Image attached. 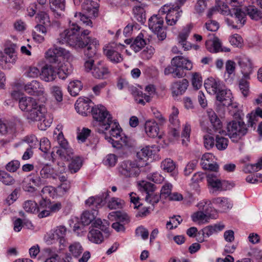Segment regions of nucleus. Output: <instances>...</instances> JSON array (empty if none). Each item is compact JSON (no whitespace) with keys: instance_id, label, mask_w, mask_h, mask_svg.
Instances as JSON below:
<instances>
[{"instance_id":"f257e3e1","label":"nucleus","mask_w":262,"mask_h":262,"mask_svg":"<svg viewBox=\"0 0 262 262\" xmlns=\"http://www.w3.org/2000/svg\"><path fill=\"white\" fill-rule=\"evenodd\" d=\"M99 45L98 40L91 37L83 38V53L85 56L83 70L97 79H105L110 75V71L101 61L95 63L93 59L96 52V47Z\"/></svg>"},{"instance_id":"f03ea898","label":"nucleus","mask_w":262,"mask_h":262,"mask_svg":"<svg viewBox=\"0 0 262 262\" xmlns=\"http://www.w3.org/2000/svg\"><path fill=\"white\" fill-rule=\"evenodd\" d=\"M207 113L214 131L220 134L225 133L234 142H237L248 132L246 124L243 121H232L228 122L226 126V132L222 129V124L215 112L211 108Z\"/></svg>"},{"instance_id":"7ed1b4c3","label":"nucleus","mask_w":262,"mask_h":262,"mask_svg":"<svg viewBox=\"0 0 262 262\" xmlns=\"http://www.w3.org/2000/svg\"><path fill=\"white\" fill-rule=\"evenodd\" d=\"M226 3L234 7L229 10L228 6L221 0L216 1V7L217 12L223 15H229L231 18L227 17L225 20L227 24L233 28L242 26L246 21V14L240 7L238 0H225Z\"/></svg>"},{"instance_id":"20e7f679","label":"nucleus","mask_w":262,"mask_h":262,"mask_svg":"<svg viewBox=\"0 0 262 262\" xmlns=\"http://www.w3.org/2000/svg\"><path fill=\"white\" fill-rule=\"evenodd\" d=\"M80 26L76 23H72L69 28L60 33L56 39V43L61 45L67 43L70 46L80 50L82 47V34L80 33Z\"/></svg>"},{"instance_id":"39448f33","label":"nucleus","mask_w":262,"mask_h":262,"mask_svg":"<svg viewBox=\"0 0 262 262\" xmlns=\"http://www.w3.org/2000/svg\"><path fill=\"white\" fill-rule=\"evenodd\" d=\"M92 115L95 120L94 125L96 130L100 134H105L113 122L112 115L104 106L100 104L95 106Z\"/></svg>"},{"instance_id":"423d86ee","label":"nucleus","mask_w":262,"mask_h":262,"mask_svg":"<svg viewBox=\"0 0 262 262\" xmlns=\"http://www.w3.org/2000/svg\"><path fill=\"white\" fill-rule=\"evenodd\" d=\"M109 132L110 136H105V139L111 143L113 147L118 149L128 146V139L126 136L121 133L119 124L113 120Z\"/></svg>"},{"instance_id":"0eeeda50","label":"nucleus","mask_w":262,"mask_h":262,"mask_svg":"<svg viewBox=\"0 0 262 262\" xmlns=\"http://www.w3.org/2000/svg\"><path fill=\"white\" fill-rule=\"evenodd\" d=\"M144 164L135 160H124L121 162L118 167L120 176L126 178H134L138 177L141 172V168Z\"/></svg>"},{"instance_id":"6e6552de","label":"nucleus","mask_w":262,"mask_h":262,"mask_svg":"<svg viewBox=\"0 0 262 262\" xmlns=\"http://www.w3.org/2000/svg\"><path fill=\"white\" fill-rule=\"evenodd\" d=\"M159 13L166 14L165 17L166 24L169 26H173L181 17L182 11L179 10V6H174V4H166L159 10Z\"/></svg>"},{"instance_id":"1a4fd4ad","label":"nucleus","mask_w":262,"mask_h":262,"mask_svg":"<svg viewBox=\"0 0 262 262\" xmlns=\"http://www.w3.org/2000/svg\"><path fill=\"white\" fill-rule=\"evenodd\" d=\"M123 48L124 45L113 43L104 47V54L111 62L118 63L123 59L122 55L118 52L120 48Z\"/></svg>"},{"instance_id":"9d476101","label":"nucleus","mask_w":262,"mask_h":262,"mask_svg":"<svg viewBox=\"0 0 262 262\" xmlns=\"http://www.w3.org/2000/svg\"><path fill=\"white\" fill-rule=\"evenodd\" d=\"M71 56L69 51L61 47H54L49 49L46 53V58L51 63L58 62L59 57H62L68 60Z\"/></svg>"},{"instance_id":"9b49d317","label":"nucleus","mask_w":262,"mask_h":262,"mask_svg":"<svg viewBox=\"0 0 262 262\" xmlns=\"http://www.w3.org/2000/svg\"><path fill=\"white\" fill-rule=\"evenodd\" d=\"M208 185L212 188V193L216 191H222L228 189V183L225 181H221L218 178L217 173H208L206 175Z\"/></svg>"},{"instance_id":"f8f14e48","label":"nucleus","mask_w":262,"mask_h":262,"mask_svg":"<svg viewBox=\"0 0 262 262\" xmlns=\"http://www.w3.org/2000/svg\"><path fill=\"white\" fill-rule=\"evenodd\" d=\"M44 108L42 105L37 104L26 114V118L29 123L40 121L44 117Z\"/></svg>"},{"instance_id":"ddd939ff","label":"nucleus","mask_w":262,"mask_h":262,"mask_svg":"<svg viewBox=\"0 0 262 262\" xmlns=\"http://www.w3.org/2000/svg\"><path fill=\"white\" fill-rule=\"evenodd\" d=\"M171 64L180 71H183L184 70H191L193 67L191 61L182 56L174 57L171 60Z\"/></svg>"},{"instance_id":"4468645a","label":"nucleus","mask_w":262,"mask_h":262,"mask_svg":"<svg viewBox=\"0 0 262 262\" xmlns=\"http://www.w3.org/2000/svg\"><path fill=\"white\" fill-rule=\"evenodd\" d=\"M232 93L230 90L221 89L216 94V100L221 102L223 105L229 106L231 105L232 107L236 108L237 105L231 104Z\"/></svg>"},{"instance_id":"2eb2a0df","label":"nucleus","mask_w":262,"mask_h":262,"mask_svg":"<svg viewBox=\"0 0 262 262\" xmlns=\"http://www.w3.org/2000/svg\"><path fill=\"white\" fill-rule=\"evenodd\" d=\"M158 150V147L156 146H146L142 148L140 151L137 153V157L139 160L143 161V163L141 164H144V166H146L147 164V160L152 155L156 154V151Z\"/></svg>"},{"instance_id":"dca6fc26","label":"nucleus","mask_w":262,"mask_h":262,"mask_svg":"<svg viewBox=\"0 0 262 262\" xmlns=\"http://www.w3.org/2000/svg\"><path fill=\"white\" fill-rule=\"evenodd\" d=\"M38 103L35 99L29 96L21 97L18 101V106L20 110L26 114L33 108Z\"/></svg>"},{"instance_id":"f3484780","label":"nucleus","mask_w":262,"mask_h":262,"mask_svg":"<svg viewBox=\"0 0 262 262\" xmlns=\"http://www.w3.org/2000/svg\"><path fill=\"white\" fill-rule=\"evenodd\" d=\"M204 86L207 92L212 95H216L223 88L219 80L212 77L209 78L205 80Z\"/></svg>"},{"instance_id":"a211bd4d","label":"nucleus","mask_w":262,"mask_h":262,"mask_svg":"<svg viewBox=\"0 0 262 262\" xmlns=\"http://www.w3.org/2000/svg\"><path fill=\"white\" fill-rule=\"evenodd\" d=\"M24 89L26 93L30 95L40 96L42 95L45 93L42 85L37 80H33L26 84Z\"/></svg>"},{"instance_id":"6ab92c4d","label":"nucleus","mask_w":262,"mask_h":262,"mask_svg":"<svg viewBox=\"0 0 262 262\" xmlns=\"http://www.w3.org/2000/svg\"><path fill=\"white\" fill-rule=\"evenodd\" d=\"M145 130L148 136L151 138L158 137L162 138V135L160 134L159 127L157 123L154 120H148L145 123Z\"/></svg>"},{"instance_id":"aec40b11","label":"nucleus","mask_w":262,"mask_h":262,"mask_svg":"<svg viewBox=\"0 0 262 262\" xmlns=\"http://www.w3.org/2000/svg\"><path fill=\"white\" fill-rule=\"evenodd\" d=\"M57 74V72L54 67L51 65L46 64L42 68L40 76L43 80L50 82L55 79Z\"/></svg>"},{"instance_id":"412c9836","label":"nucleus","mask_w":262,"mask_h":262,"mask_svg":"<svg viewBox=\"0 0 262 262\" xmlns=\"http://www.w3.org/2000/svg\"><path fill=\"white\" fill-rule=\"evenodd\" d=\"M108 195V193L106 192L95 196H91L85 200V205L92 207L93 209H94V207L98 208L102 206Z\"/></svg>"},{"instance_id":"4be33fe9","label":"nucleus","mask_w":262,"mask_h":262,"mask_svg":"<svg viewBox=\"0 0 262 262\" xmlns=\"http://www.w3.org/2000/svg\"><path fill=\"white\" fill-rule=\"evenodd\" d=\"M146 5L143 3H139L133 7L132 12L134 18L139 23H144L146 19L145 8Z\"/></svg>"},{"instance_id":"5701e85b","label":"nucleus","mask_w":262,"mask_h":262,"mask_svg":"<svg viewBox=\"0 0 262 262\" xmlns=\"http://www.w3.org/2000/svg\"><path fill=\"white\" fill-rule=\"evenodd\" d=\"M205 45L207 50L211 53H217L223 51L225 52L229 51L228 49L223 50L222 48L221 42L220 39L215 37H213L212 39L206 40Z\"/></svg>"},{"instance_id":"b1692460","label":"nucleus","mask_w":262,"mask_h":262,"mask_svg":"<svg viewBox=\"0 0 262 262\" xmlns=\"http://www.w3.org/2000/svg\"><path fill=\"white\" fill-rule=\"evenodd\" d=\"M161 13L154 15L148 20V26L154 32L159 31L162 28L163 25V17L161 16Z\"/></svg>"},{"instance_id":"393cba45","label":"nucleus","mask_w":262,"mask_h":262,"mask_svg":"<svg viewBox=\"0 0 262 262\" xmlns=\"http://www.w3.org/2000/svg\"><path fill=\"white\" fill-rule=\"evenodd\" d=\"M188 81L186 79L173 82L171 84V90L173 96L182 95L187 89Z\"/></svg>"},{"instance_id":"a878e982","label":"nucleus","mask_w":262,"mask_h":262,"mask_svg":"<svg viewBox=\"0 0 262 262\" xmlns=\"http://www.w3.org/2000/svg\"><path fill=\"white\" fill-rule=\"evenodd\" d=\"M212 203L219 207L221 211H226L232 208V204L228 199L225 197H217L212 200Z\"/></svg>"},{"instance_id":"bb28decb","label":"nucleus","mask_w":262,"mask_h":262,"mask_svg":"<svg viewBox=\"0 0 262 262\" xmlns=\"http://www.w3.org/2000/svg\"><path fill=\"white\" fill-rule=\"evenodd\" d=\"M56 154L63 161H69L74 157L73 150L69 144L65 147L58 148L56 151Z\"/></svg>"},{"instance_id":"cd10ccee","label":"nucleus","mask_w":262,"mask_h":262,"mask_svg":"<svg viewBox=\"0 0 262 262\" xmlns=\"http://www.w3.org/2000/svg\"><path fill=\"white\" fill-rule=\"evenodd\" d=\"M225 227V225L222 223L208 226L202 229L203 234L208 237L214 233L222 231Z\"/></svg>"},{"instance_id":"c85d7f7f","label":"nucleus","mask_w":262,"mask_h":262,"mask_svg":"<svg viewBox=\"0 0 262 262\" xmlns=\"http://www.w3.org/2000/svg\"><path fill=\"white\" fill-rule=\"evenodd\" d=\"M242 10L252 19L258 20L262 18V11L255 6H249L248 7L242 8Z\"/></svg>"},{"instance_id":"c756f323","label":"nucleus","mask_w":262,"mask_h":262,"mask_svg":"<svg viewBox=\"0 0 262 262\" xmlns=\"http://www.w3.org/2000/svg\"><path fill=\"white\" fill-rule=\"evenodd\" d=\"M51 9L56 13L58 17L62 16V13L58 11H63L65 9V0H49Z\"/></svg>"},{"instance_id":"7c9ffc66","label":"nucleus","mask_w":262,"mask_h":262,"mask_svg":"<svg viewBox=\"0 0 262 262\" xmlns=\"http://www.w3.org/2000/svg\"><path fill=\"white\" fill-rule=\"evenodd\" d=\"M88 239L95 244H100L104 240V236L98 229H92L88 234Z\"/></svg>"},{"instance_id":"2f4dec72","label":"nucleus","mask_w":262,"mask_h":262,"mask_svg":"<svg viewBox=\"0 0 262 262\" xmlns=\"http://www.w3.org/2000/svg\"><path fill=\"white\" fill-rule=\"evenodd\" d=\"M15 61L16 59L14 56H7L0 53V66L3 69H10Z\"/></svg>"},{"instance_id":"473e14b6","label":"nucleus","mask_w":262,"mask_h":262,"mask_svg":"<svg viewBox=\"0 0 262 262\" xmlns=\"http://www.w3.org/2000/svg\"><path fill=\"white\" fill-rule=\"evenodd\" d=\"M93 225L94 227L99 228L103 231L105 237L109 236L110 233L108 230L109 223L107 221L105 220L102 221L100 219H97L93 223Z\"/></svg>"},{"instance_id":"72a5a7b5","label":"nucleus","mask_w":262,"mask_h":262,"mask_svg":"<svg viewBox=\"0 0 262 262\" xmlns=\"http://www.w3.org/2000/svg\"><path fill=\"white\" fill-rule=\"evenodd\" d=\"M143 34H139L130 45V48L135 52L140 51L146 45V41L143 38Z\"/></svg>"},{"instance_id":"f704fd0d","label":"nucleus","mask_w":262,"mask_h":262,"mask_svg":"<svg viewBox=\"0 0 262 262\" xmlns=\"http://www.w3.org/2000/svg\"><path fill=\"white\" fill-rule=\"evenodd\" d=\"M82 89V83L79 80H74L70 82L68 90L70 94L74 97L77 96Z\"/></svg>"},{"instance_id":"c9c22d12","label":"nucleus","mask_w":262,"mask_h":262,"mask_svg":"<svg viewBox=\"0 0 262 262\" xmlns=\"http://www.w3.org/2000/svg\"><path fill=\"white\" fill-rule=\"evenodd\" d=\"M43 256L46 260L45 262H59V256L55 250L50 248L43 250Z\"/></svg>"},{"instance_id":"e433bc0d","label":"nucleus","mask_w":262,"mask_h":262,"mask_svg":"<svg viewBox=\"0 0 262 262\" xmlns=\"http://www.w3.org/2000/svg\"><path fill=\"white\" fill-rule=\"evenodd\" d=\"M242 74L245 77H248L249 75L252 72V63L251 61L246 58L242 59L239 61Z\"/></svg>"},{"instance_id":"4c0bfd02","label":"nucleus","mask_w":262,"mask_h":262,"mask_svg":"<svg viewBox=\"0 0 262 262\" xmlns=\"http://www.w3.org/2000/svg\"><path fill=\"white\" fill-rule=\"evenodd\" d=\"M191 218L193 222H198L199 224L207 223L210 219L204 212L200 210L193 213L191 215Z\"/></svg>"},{"instance_id":"58836bf2","label":"nucleus","mask_w":262,"mask_h":262,"mask_svg":"<svg viewBox=\"0 0 262 262\" xmlns=\"http://www.w3.org/2000/svg\"><path fill=\"white\" fill-rule=\"evenodd\" d=\"M98 210L92 209L91 211H85L83 212V226L89 225L96 217Z\"/></svg>"},{"instance_id":"ea45409f","label":"nucleus","mask_w":262,"mask_h":262,"mask_svg":"<svg viewBox=\"0 0 262 262\" xmlns=\"http://www.w3.org/2000/svg\"><path fill=\"white\" fill-rule=\"evenodd\" d=\"M198 207L199 210L204 212L207 216L211 218L213 209L210 201L203 200L198 204Z\"/></svg>"},{"instance_id":"a19ab883","label":"nucleus","mask_w":262,"mask_h":262,"mask_svg":"<svg viewBox=\"0 0 262 262\" xmlns=\"http://www.w3.org/2000/svg\"><path fill=\"white\" fill-rule=\"evenodd\" d=\"M16 130L15 123L9 122L7 123H0V133L3 135L12 134Z\"/></svg>"},{"instance_id":"79ce46f5","label":"nucleus","mask_w":262,"mask_h":262,"mask_svg":"<svg viewBox=\"0 0 262 262\" xmlns=\"http://www.w3.org/2000/svg\"><path fill=\"white\" fill-rule=\"evenodd\" d=\"M57 175L54 173L53 169L48 165H45L40 171V177L43 180L52 178L55 179Z\"/></svg>"},{"instance_id":"37998d69","label":"nucleus","mask_w":262,"mask_h":262,"mask_svg":"<svg viewBox=\"0 0 262 262\" xmlns=\"http://www.w3.org/2000/svg\"><path fill=\"white\" fill-rule=\"evenodd\" d=\"M0 182L5 185H13L15 183L14 178L5 170H0Z\"/></svg>"},{"instance_id":"c03bdc74","label":"nucleus","mask_w":262,"mask_h":262,"mask_svg":"<svg viewBox=\"0 0 262 262\" xmlns=\"http://www.w3.org/2000/svg\"><path fill=\"white\" fill-rule=\"evenodd\" d=\"M139 189L146 193V195L151 194L155 190L154 184L146 181H140L138 183Z\"/></svg>"},{"instance_id":"a18cd8bd","label":"nucleus","mask_w":262,"mask_h":262,"mask_svg":"<svg viewBox=\"0 0 262 262\" xmlns=\"http://www.w3.org/2000/svg\"><path fill=\"white\" fill-rule=\"evenodd\" d=\"M95 106L94 103L90 98H83V115L88 116L92 114Z\"/></svg>"},{"instance_id":"49530a36","label":"nucleus","mask_w":262,"mask_h":262,"mask_svg":"<svg viewBox=\"0 0 262 262\" xmlns=\"http://www.w3.org/2000/svg\"><path fill=\"white\" fill-rule=\"evenodd\" d=\"M23 207L26 212L36 213L39 212L40 209L37 203L31 200H28L24 202Z\"/></svg>"},{"instance_id":"de8ad7c7","label":"nucleus","mask_w":262,"mask_h":262,"mask_svg":"<svg viewBox=\"0 0 262 262\" xmlns=\"http://www.w3.org/2000/svg\"><path fill=\"white\" fill-rule=\"evenodd\" d=\"M262 169V158L258 160L254 164H247L244 168V171L246 173H252L258 171Z\"/></svg>"},{"instance_id":"09e8293b","label":"nucleus","mask_w":262,"mask_h":262,"mask_svg":"<svg viewBox=\"0 0 262 262\" xmlns=\"http://www.w3.org/2000/svg\"><path fill=\"white\" fill-rule=\"evenodd\" d=\"M82 216L80 218L74 217L70 220V225L73 228V231L78 235L81 232V226L82 225Z\"/></svg>"},{"instance_id":"8fccbe9b","label":"nucleus","mask_w":262,"mask_h":262,"mask_svg":"<svg viewBox=\"0 0 262 262\" xmlns=\"http://www.w3.org/2000/svg\"><path fill=\"white\" fill-rule=\"evenodd\" d=\"M179 112L178 109L173 106L172 107V112L169 115V120L171 124L173 125L174 127H177L179 128L180 125V122L179 120L178 119V115Z\"/></svg>"},{"instance_id":"3c124183","label":"nucleus","mask_w":262,"mask_h":262,"mask_svg":"<svg viewBox=\"0 0 262 262\" xmlns=\"http://www.w3.org/2000/svg\"><path fill=\"white\" fill-rule=\"evenodd\" d=\"M164 74L169 75L172 74L174 77L181 78L185 76L184 71H179L177 67L172 66H167L164 70Z\"/></svg>"},{"instance_id":"603ef678","label":"nucleus","mask_w":262,"mask_h":262,"mask_svg":"<svg viewBox=\"0 0 262 262\" xmlns=\"http://www.w3.org/2000/svg\"><path fill=\"white\" fill-rule=\"evenodd\" d=\"M72 162L69 165V168L71 173L77 172L80 168L82 160L79 157H74L71 159Z\"/></svg>"},{"instance_id":"864d4df0","label":"nucleus","mask_w":262,"mask_h":262,"mask_svg":"<svg viewBox=\"0 0 262 262\" xmlns=\"http://www.w3.org/2000/svg\"><path fill=\"white\" fill-rule=\"evenodd\" d=\"M228 145L227 138L216 135L215 138V146L217 149L223 150L227 148Z\"/></svg>"},{"instance_id":"5fc2aeb1","label":"nucleus","mask_w":262,"mask_h":262,"mask_svg":"<svg viewBox=\"0 0 262 262\" xmlns=\"http://www.w3.org/2000/svg\"><path fill=\"white\" fill-rule=\"evenodd\" d=\"M191 132L190 125L186 123L183 126V131L181 135L182 138V144L186 146L188 142L189 141L190 133Z\"/></svg>"},{"instance_id":"6e6d98bb","label":"nucleus","mask_w":262,"mask_h":262,"mask_svg":"<svg viewBox=\"0 0 262 262\" xmlns=\"http://www.w3.org/2000/svg\"><path fill=\"white\" fill-rule=\"evenodd\" d=\"M72 72V68L69 63L61 66L57 72L59 78L63 79Z\"/></svg>"},{"instance_id":"4d7b16f0","label":"nucleus","mask_w":262,"mask_h":262,"mask_svg":"<svg viewBox=\"0 0 262 262\" xmlns=\"http://www.w3.org/2000/svg\"><path fill=\"white\" fill-rule=\"evenodd\" d=\"M161 167L164 170L171 172L174 170L176 165L171 159H166L161 163Z\"/></svg>"},{"instance_id":"13d9d810","label":"nucleus","mask_w":262,"mask_h":262,"mask_svg":"<svg viewBox=\"0 0 262 262\" xmlns=\"http://www.w3.org/2000/svg\"><path fill=\"white\" fill-rule=\"evenodd\" d=\"M123 201L119 198H112L108 202V207L111 209H117L122 207Z\"/></svg>"},{"instance_id":"bf43d9fd","label":"nucleus","mask_w":262,"mask_h":262,"mask_svg":"<svg viewBox=\"0 0 262 262\" xmlns=\"http://www.w3.org/2000/svg\"><path fill=\"white\" fill-rule=\"evenodd\" d=\"M238 87L239 90L244 97H247L249 93V82L244 79H242L239 81Z\"/></svg>"},{"instance_id":"052dcab7","label":"nucleus","mask_w":262,"mask_h":262,"mask_svg":"<svg viewBox=\"0 0 262 262\" xmlns=\"http://www.w3.org/2000/svg\"><path fill=\"white\" fill-rule=\"evenodd\" d=\"M39 70L35 67H29L25 70V75L30 78H36L40 75Z\"/></svg>"},{"instance_id":"680f3d73","label":"nucleus","mask_w":262,"mask_h":262,"mask_svg":"<svg viewBox=\"0 0 262 262\" xmlns=\"http://www.w3.org/2000/svg\"><path fill=\"white\" fill-rule=\"evenodd\" d=\"M210 0H197L195 5L194 9L198 14H202L207 8V3Z\"/></svg>"},{"instance_id":"e2e57ef3","label":"nucleus","mask_w":262,"mask_h":262,"mask_svg":"<svg viewBox=\"0 0 262 262\" xmlns=\"http://www.w3.org/2000/svg\"><path fill=\"white\" fill-rule=\"evenodd\" d=\"M109 216H115L116 218L117 222H119L120 223H127L129 221L128 215L126 213L121 212H112L109 214Z\"/></svg>"},{"instance_id":"0e129e2a","label":"nucleus","mask_w":262,"mask_h":262,"mask_svg":"<svg viewBox=\"0 0 262 262\" xmlns=\"http://www.w3.org/2000/svg\"><path fill=\"white\" fill-rule=\"evenodd\" d=\"M145 91L147 94H144V99L146 102H149L151 100V97L155 94L156 89L154 85L149 84L145 87Z\"/></svg>"},{"instance_id":"69168bd1","label":"nucleus","mask_w":262,"mask_h":262,"mask_svg":"<svg viewBox=\"0 0 262 262\" xmlns=\"http://www.w3.org/2000/svg\"><path fill=\"white\" fill-rule=\"evenodd\" d=\"M56 232V235L59 238V243L60 244H63L65 240L64 236L66 235L67 229L64 226H59L54 229Z\"/></svg>"},{"instance_id":"338daca9","label":"nucleus","mask_w":262,"mask_h":262,"mask_svg":"<svg viewBox=\"0 0 262 262\" xmlns=\"http://www.w3.org/2000/svg\"><path fill=\"white\" fill-rule=\"evenodd\" d=\"M20 167V162L17 160H12L11 161L8 163L5 166V169L6 170L10 172H14Z\"/></svg>"},{"instance_id":"774afa93","label":"nucleus","mask_w":262,"mask_h":262,"mask_svg":"<svg viewBox=\"0 0 262 262\" xmlns=\"http://www.w3.org/2000/svg\"><path fill=\"white\" fill-rule=\"evenodd\" d=\"M118 160L117 157L114 154L107 155L103 160L104 164L110 167H113L115 165Z\"/></svg>"}]
</instances>
